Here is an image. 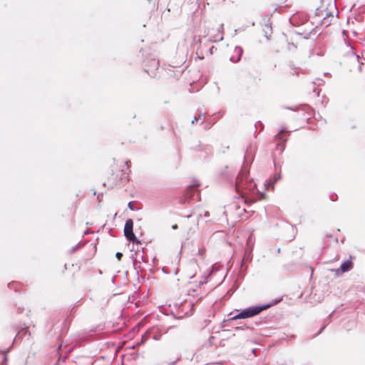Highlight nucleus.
<instances>
[{"instance_id":"nucleus-1","label":"nucleus","mask_w":365,"mask_h":365,"mask_svg":"<svg viewBox=\"0 0 365 365\" xmlns=\"http://www.w3.org/2000/svg\"><path fill=\"white\" fill-rule=\"evenodd\" d=\"M235 187L237 191L240 193L242 197L251 194L257 195L258 199H262L264 194L257 190V185L249 179L248 171L243 168L236 179Z\"/></svg>"},{"instance_id":"nucleus-2","label":"nucleus","mask_w":365,"mask_h":365,"mask_svg":"<svg viewBox=\"0 0 365 365\" xmlns=\"http://www.w3.org/2000/svg\"><path fill=\"white\" fill-rule=\"evenodd\" d=\"M271 306L269 304H264V305H258V306H254L251 307H248L244 310H242L240 313L232 317V319H246L252 317L262 311L267 309Z\"/></svg>"},{"instance_id":"nucleus-3","label":"nucleus","mask_w":365,"mask_h":365,"mask_svg":"<svg viewBox=\"0 0 365 365\" xmlns=\"http://www.w3.org/2000/svg\"><path fill=\"white\" fill-rule=\"evenodd\" d=\"M245 212V207H241L237 202H234L225 207L224 213L227 216L241 217Z\"/></svg>"},{"instance_id":"nucleus-4","label":"nucleus","mask_w":365,"mask_h":365,"mask_svg":"<svg viewBox=\"0 0 365 365\" xmlns=\"http://www.w3.org/2000/svg\"><path fill=\"white\" fill-rule=\"evenodd\" d=\"M133 222L131 219L128 220L125 222V227H124V234L125 237L129 241L136 242H139V241L137 240L136 237L135 236L133 232Z\"/></svg>"},{"instance_id":"nucleus-5","label":"nucleus","mask_w":365,"mask_h":365,"mask_svg":"<svg viewBox=\"0 0 365 365\" xmlns=\"http://www.w3.org/2000/svg\"><path fill=\"white\" fill-rule=\"evenodd\" d=\"M235 55L230 57V61L232 62L236 63L240 61L241 56L242 54V48L240 46H236L234 50Z\"/></svg>"},{"instance_id":"nucleus-6","label":"nucleus","mask_w":365,"mask_h":365,"mask_svg":"<svg viewBox=\"0 0 365 365\" xmlns=\"http://www.w3.org/2000/svg\"><path fill=\"white\" fill-rule=\"evenodd\" d=\"M351 268V263L349 261L344 262L340 267L342 272H347Z\"/></svg>"},{"instance_id":"nucleus-7","label":"nucleus","mask_w":365,"mask_h":365,"mask_svg":"<svg viewBox=\"0 0 365 365\" xmlns=\"http://www.w3.org/2000/svg\"><path fill=\"white\" fill-rule=\"evenodd\" d=\"M195 189V186L194 185H192L189 187V189L187 190V195H191V192H192Z\"/></svg>"},{"instance_id":"nucleus-8","label":"nucleus","mask_w":365,"mask_h":365,"mask_svg":"<svg viewBox=\"0 0 365 365\" xmlns=\"http://www.w3.org/2000/svg\"><path fill=\"white\" fill-rule=\"evenodd\" d=\"M281 178L280 174H277L274 176V182H276L277 180H279Z\"/></svg>"},{"instance_id":"nucleus-9","label":"nucleus","mask_w":365,"mask_h":365,"mask_svg":"<svg viewBox=\"0 0 365 365\" xmlns=\"http://www.w3.org/2000/svg\"><path fill=\"white\" fill-rule=\"evenodd\" d=\"M204 253H205V249L202 248V249L198 250L199 255L203 256Z\"/></svg>"},{"instance_id":"nucleus-10","label":"nucleus","mask_w":365,"mask_h":365,"mask_svg":"<svg viewBox=\"0 0 365 365\" xmlns=\"http://www.w3.org/2000/svg\"><path fill=\"white\" fill-rule=\"evenodd\" d=\"M264 186L267 187V189H269V187L272 185H271V182L269 181H266L264 183Z\"/></svg>"},{"instance_id":"nucleus-11","label":"nucleus","mask_w":365,"mask_h":365,"mask_svg":"<svg viewBox=\"0 0 365 365\" xmlns=\"http://www.w3.org/2000/svg\"><path fill=\"white\" fill-rule=\"evenodd\" d=\"M123 255L120 253V252H117L116 253V257L118 260H120L121 259V257H122Z\"/></svg>"},{"instance_id":"nucleus-12","label":"nucleus","mask_w":365,"mask_h":365,"mask_svg":"<svg viewBox=\"0 0 365 365\" xmlns=\"http://www.w3.org/2000/svg\"><path fill=\"white\" fill-rule=\"evenodd\" d=\"M198 120V118L197 117H195L194 118V120H192V123L193 124L195 122L197 121Z\"/></svg>"},{"instance_id":"nucleus-13","label":"nucleus","mask_w":365,"mask_h":365,"mask_svg":"<svg viewBox=\"0 0 365 365\" xmlns=\"http://www.w3.org/2000/svg\"><path fill=\"white\" fill-rule=\"evenodd\" d=\"M248 158H249V155L247 153V154L245 155V160L247 161V160H248Z\"/></svg>"},{"instance_id":"nucleus-14","label":"nucleus","mask_w":365,"mask_h":365,"mask_svg":"<svg viewBox=\"0 0 365 365\" xmlns=\"http://www.w3.org/2000/svg\"><path fill=\"white\" fill-rule=\"evenodd\" d=\"M283 132V130H282L279 133L277 134V137L281 138V135H282V133Z\"/></svg>"},{"instance_id":"nucleus-15","label":"nucleus","mask_w":365,"mask_h":365,"mask_svg":"<svg viewBox=\"0 0 365 365\" xmlns=\"http://www.w3.org/2000/svg\"><path fill=\"white\" fill-rule=\"evenodd\" d=\"M202 117H203V115H200L197 117L198 120H199L202 119Z\"/></svg>"},{"instance_id":"nucleus-16","label":"nucleus","mask_w":365,"mask_h":365,"mask_svg":"<svg viewBox=\"0 0 365 365\" xmlns=\"http://www.w3.org/2000/svg\"><path fill=\"white\" fill-rule=\"evenodd\" d=\"M223 29V26L220 25L219 28V31H222Z\"/></svg>"},{"instance_id":"nucleus-17","label":"nucleus","mask_w":365,"mask_h":365,"mask_svg":"<svg viewBox=\"0 0 365 365\" xmlns=\"http://www.w3.org/2000/svg\"><path fill=\"white\" fill-rule=\"evenodd\" d=\"M173 229H177V228H178V225H173Z\"/></svg>"},{"instance_id":"nucleus-18","label":"nucleus","mask_w":365,"mask_h":365,"mask_svg":"<svg viewBox=\"0 0 365 365\" xmlns=\"http://www.w3.org/2000/svg\"><path fill=\"white\" fill-rule=\"evenodd\" d=\"M128 206H129V207H130V209H132V207H131V203H130V202H129V203H128Z\"/></svg>"},{"instance_id":"nucleus-19","label":"nucleus","mask_w":365,"mask_h":365,"mask_svg":"<svg viewBox=\"0 0 365 365\" xmlns=\"http://www.w3.org/2000/svg\"><path fill=\"white\" fill-rule=\"evenodd\" d=\"M208 215V212H205V216H207Z\"/></svg>"}]
</instances>
